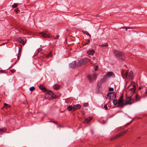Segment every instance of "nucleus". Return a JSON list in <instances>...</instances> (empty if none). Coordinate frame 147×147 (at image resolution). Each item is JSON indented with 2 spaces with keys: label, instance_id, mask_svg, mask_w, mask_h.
Returning <instances> with one entry per match:
<instances>
[{
  "label": "nucleus",
  "instance_id": "72a5a7b5",
  "mask_svg": "<svg viewBox=\"0 0 147 147\" xmlns=\"http://www.w3.org/2000/svg\"><path fill=\"white\" fill-rule=\"evenodd\" d=\"M97 76V74H94L93 76V78L94 79H96V77Z\"/></svg>",
  "mask_w": 147,
  "mask_h": 147
},
{
  "label": "nucleus",
  "instance_id": "4c0bfd02",
  "mask_svg": "<svg viewBox=\"0 0 147 147\" xmlns=\"http://www.w3.org/2000/svg\"><path fill=\"white\" fill-rule=\"evenodd\" d=\"M109 90L110 91H113L114 90V88H110Z\"/></svg>",
  "mask_w": 147,
  "mask_h": 147
},
{
  "label": "nucleus",
  "instance_id": "79ce46f5",
  "mask_svg": "<svg viewBox=\"0 0 147 147\" xmlns=\"http://www.w3.org/2000/svg\"><path fill=\"white\" fill-rule=\"evenodd\" d=\"M97 84V86H100L101 85V84H100V82H98Z\"/></svg>",
  "mask_w": 147,
  "mask_h": 147
},
{
  "label": "nucleus",
  "instance_id": "37998d69",
  "mask_svg": "<svg viewBox=\"0 0 147 147\" xmlns=\"http://www.w3.org/2000/svg\"><path fill=\"white\" fill-rule=\"evenodd\" d=\"M53 122L56 125L57 124V121H53Z\"/></svg>",
  "mask_w": 147,
  "mask_h": 147
},
{
  "label": "nucleus",
  "instance_id": "39448f33",
  "mask_svg": "<svg viewBox=\"0 0 147 147\" xmlns=\"http://www.w3.org/2000/svg\"><path fill=\"white\" fill-rule=\"evenodd\" d=\"M123 95L122 94L118 100V105L117 106V107L123 108L125 105V103H123Z\"/></svg>",
  "mask_w": 147,
  "mask_h": 147
},
{
  "label": "nucleus",
  "instance_id": "bb28decb",
  "mask_svg": "<svg viewBox=\"0 0 147 147\" xmlns=\"http://www.w3.org/2000/svg\"><path fill=\"white\" fill-rule=\"evenodd\" d=\"M9 106V105L8 104H6V103H4L3 106V107H2V108L1 109H2L3 108H4L5 107L7 108L8 107H7V106Z\"/></svg>",
  "mask_w": 147,
  "mask_h": 147
},
{
  "label": "nucleus",
  "instance_id": "6e6552de",
  "mask_svg": "<svg viewBox=\"0 0 147 147\" xmlns=\"http://www.w3.org/2000/svg\"><path fill=\"white\" fill-rule=\"evenodd\" d=\"M127 132L126 131H124L120 133H119L118 134L115 136L112 137L111 138V139H114L116 138H119L123 135L124 134H125Z\"/></svg>",
  "mask_w": 147,
  "mask_h": 147
},
{
  "label": "nucleus",
  "instance_id": "c85d7f7f",
  "mask_svg": "<svg viewBox=\"0 0 147 147\" xmlns=\"http://www.w3.org/2000/svg\"><path fill=\"white\" fill-rule=\"evenodd\" d=\"M98 64L97 63H95V67H94V69L95 71H96L97 69L98 68Z\"/></svg>",
  "mask_w": 147,
  "mask_h": 147
},
{
  "label": "nucleus",
  "instance_id": "a19ab883",
  "mask_svg": "<svg viewBox=\"0 0 147 147\" xmlns=\"http://www.w3.org/2000/svg\"><path fill=\"white\" fill-rule=\"evenodd\" d=\"M121 28H125L126 31H127V29H128L127 28L125 27H122Z\"/></svg>",
  "mask_w": 147,
  "mask_h": 147
},
{
  "label": "nucleus",
  "instance_id": "f704fd0d",
  "mask_svg": "<svg viewBox=\"0 0 147 147\" xmlns=\"http://www.w3.org/2000/svg\"><path fill=\"white\" fill-rule=\"evenodd\" d=\"M16 71V70L15 69H13L11 70V72L12 73H13L15 72Z\"/></svg>",
  "mask_w": 147,
  "mask_h": 147
},
{
  "label": "nucleus",
  "instance_id": "0eeeda50",
  "mask_svg": "<svg viewBox=\"0 0 147 147\" xmlns=\"http://www.w3.org/2000/svg\"><path fill=\"white\" fill-rule=\"evenodd\" d=\"M18 41L23 45H24L26 42V40L25 38L21 37L18 38Z\"/></svg>",
  "mask_w": 147,
  "mask_h": 147
},
{
  "label": "nucleus",
  "instance_id": "dca6fc26",
  "mask_svg": "<svg viewBox=\"0 0 147 147\" xmlns=\"http://www.w3.org/2000/svg\"><path fill=\"white\" fill-rule=\"evenodd\" d=\"M93 119L92 117H90L89 118H87L85 119V121L84 122V123H89L91 120Z\"/></svg>",
  "mask_w": 147,
  "mask_h": 147
},
{
  "label": "nucleus",
  "instance_id": "9d476101",
  "mask_svg": "<svg viewBox=\"0 0 147 147\" xmlns=\"http://www.w3.org/2000/svg\"><path fill=\"white\" fill-rule=\"evenodd\" d=\"M73 107V111H74L80 109L81 107V105L80 104L74 105Z\"/></svg>",
  "mask_w": 147,
  "mask_h": 147
},
{
  "label": "nucleus",
  "instance_id": "e433bc0d",
  "mask_svg": "<svg viewBox=\"0 0 147 147\" xmlns=\"http://www.w3.org/2000/svg\"><path fill=\"white\" fill-rule=\"evenodd\" d=\"M14 11L15 12H16V13H17L19 11V9L18 8H17L14 10Z\"/></svg>",
  "mask_w": 147,
  "mask_h": 147
},
{
  "label": "nucleus",
  "instance_id": "412c9836",
  "mask_svg": "<svg viewBox=\"0 0 147 147\" xmlns=\"http://www.w3.org/2000/svg\"><path fill=\"white\" fill-rule=\"evenodd\" d=\"M107 79V78L106 76H104L100 80V81L102 82L103 83Z\"/></svg>",
  "mask_w": 147,
  "mask_h": 147
},
{
  "label": "nucleus",
  "instance_id": "2f4dec72",
  "mask_svg": "<svg viewBox=\"0 0 147 147\" xmlns=\"http://www.w3.org/2000/svg\"><path fill=\"white\" fill-rule=\"evenodd\" d=\"M87 40L88 41L87 42L85 43V45H88L90 43V39H88Z\"/></svg>",
  "mask_w": 147,
  "mask_h": 147
},
{
  "label": "nucleus",
  "instance_id": "1a4fd4ad",
  "mask_svg": "<svg viewBox=\"0 0 147 147\" xmlns=\"http://www.w3.org/2000/svg\"><path fill=\"white\" fill-rule=\"evenodd\" d=\"M69 66L70 68H74L77 67V63L76 61H73L69 64Z\"/></svg>",
  "mask_w": 147,
  "mask_h": 147
},
{
  "label": "nucleus",
  "instance_id": "8fccbe9b",
  "mask_svg": "<svg viewBox=\"0 0 147 147\" xmlns=\"http://www.w3.org/2000/svg\"><path fill=\"white\" fill-rule=\"evenodd\" d=\"M140 138H141V137H140H140H139L138 138L140 139Z\"/></svg>",
  "mask_w": 147,
  "mask_h": 147
},
{
  "label": "nucleus",
  "instance_id": "a878e982",
  "mask_svg": "<svg viewBox=\"0 0 147 147\" xmlns=\"http://www.w3.org/2000/svg\"><path fill=\"white\" fill-rule=\"evenodd\" d=\"M52 55L51 53L50 52L49 54L46 55V57L48 58L49 57H52Z\"/></svg>",
  "mask_w": 147,
  "mask_h": 147
},
{
  "label": "nucleus",
  "instance_id": "4468645a",
  "mask_svg": "<svg viewBox=\"0 0 147 147\" xmlns=\"http://www.w3.org/2000/svg\"><path fill=\"white\" fill-rule=\"evenodd\" d=\"M141 97L138 95V94H136L135 96V99L134 100V103L137 102L138 101H139L140 100Z\"/></svg>",
  "mask_w": 147,
  "mask_h": 147
},
{
  "label": "nucleus",
  "instance_id": "de8ad7c7",
  "mask_svg": "<svg viewBox=\"0 0 147 147\" xmlns=\"http://www.w3.org/2000/svg\"><path fill=\"white\" fill-rule=\"evenodd\" d=\"M99 16V15L98 14H97V15L96 16V17H98Z\"/></svg>",
  "mask_w": 147,
  "mask_h": 147
},
{
  "label": "nucleus",
  "instance_id": "58836bf2",
  "mask_svg": "<svg viewBox=\"0 0 147 147\" xmlns=\"http://www.w3.org/2000/svg\"><path fill=\"white\" fill-rule=\"evenodd\" d=\"M5 73V71L3 70H0V73Z\"/></svg>",
  "mask_w": 147,
  "mask_h": 147
},
{
  "label": "nucleus",
  "instance_id": "c9c22d12",
  "mask_svg": "<svg viewBox=\"0 0 147 147\" xmlns=\"http://www.w3.org/2000/svg\"><path fill=\"white\" fill-rule=\"evenodd\" d=\"M88 104L87 103H85L83 105V106L84 107H87L88 106Z\"/></svg>",
  "mask_w": 147,
  "mask_h": 147
},
{
  "label": "nucleus",
  "instance_id": "ddd939ff",
  "mask_svg": "<svg viewBox=\"0 0 147 147\" xmlns=\"http://www.w3.org/2000/svg\"><path fill=\"white\" fill-rule=\"evenodd\" d=\"M95 51L93 49L92 50H89L87 52V53L88 55H93Z\"/></svg>",
  "mask_w": 147,
  "mask_h": 147
},
{
  "label": "nucleus",
  "instance_id": "b1692460",
  "mask_svg": "<svg viewBox=\"0 0 147 147\" xmlns=\"http://www.w3.org/2000/svg\"><path fill=\"white\" fill-rule=\"evenodd\" d=\"M108 45V44L107 43H105V44H102L100 45V46L103 47H107Z\"/></svg>",
  "mask_w": 147,
  "mask_h": 147
},
{
  "label": "nucleus",
  "instance_id": "49530a36",
  "mask_svg": "<svg viewBox=\"0 0 147 147\" xmlns=\"http://www.w3.org/2000/svg\"><path fill=\"white\" fill-rule=\"evenodd\" d=\"M128 29H133V28H132V27H128Z\"/></svg>",
  "mask_w": 147,
  "mask_h": 147
},
{
  "label": "nucleus",
  "instance_id": "c756f323",
  "mask_svg": "<svg viewBox=\"0 0 147 147\" xmlns=\"http://www.w3.org/2000/svg\"><path fill=\"white\" fill-rule=\"evenodd\" d=\"M83 32L86 34L89 35L90 37L91 36V35L88 33V32L86 31H85L84 32Z\"/></svg>",
  "mask_w": 147,
  "mask_h": 147
},
{
  "label": "nucleus",
  "instance_id": "9b49d317",
  "mask_svg": "<svg viewBox=\"0 0 147 147\" xmlns=\"http://www.w3.org/2000/svg\"><path fill=\"white\" fill-rule=\"evenodd\" d=\"M40 34L44 38H49V34H47V33L45 32H40Z\"/></svg>",
  "mask_w": 147,
  "mask_h": 147
},
{
  "label": "nucleus",
  "instance_id": "3c124183",
  "mask_svg": "<svg viewBox=\"0 0 147 147\" xmlns=\"http://www.w3.org/2000/svg\"><path fill=\"white\" fill-rule=\"evenodd\" d=\"M12 66V65H11V66L9 67V68H10Z\"/></svg>",
  "mask_w": 147,
  "mask_h": 147
},
{
  "label": "nucleus",
  "instance_id": "473e14b6",
  "mask_svg": "<svg viewBox=\"0 0 147 147\" xmlns=\"http://www.w3.org/2000/svg\"><path fill=\"white\" fill-rule=\"evenodd\" d=\"M104 108L106 110H107L108 109V107L106 104H105V105Z\"/></svg>",
  "mask_w": 147,
  "mask_h": 147
},
{
  "label": "nucleus",
  "instance_id": "aec40b11",
  "mask_svg": "<svg viewBox=\"0 0 147 147\" xmlns=\"http://www.w3.org/2000/svg\"><path fill=\"white\" fill-rule=\"evenodd\" d=\"M60 86L58 84H55L53 86V88L56 90L59 89L60 88Z\"/></svg>",
  "mask_w": 147,
  "mask_h": 147
},
{
  "label": "nucleus",
  "instance_id": "cd10ccee",
  "mask_svg": "<svg viewBox=\"0 0 147 147\" xmlns=\"http://www.w3.org/2000/svg\"><path fill=\"white\" fill-rule=\"evenodd\" d=\"M35 89V88L34 86H32L30 88V90L31 91H33Z\"/></svg>",
  "mask_w": 147,
  "mask_h": 147
},
{
  "label": "nucleus",
  "instance_id": "393cba45",
  "mask_svg": "<svg viewBox=\"0 0 147 147\" xmlns=\"http://www.w3.org/2000/svg\"><path fill=\"white\" fill-rule=\"evenodd\" d=\"M18 5L16 3H14L13 5H12L11 7L12 8H16L18 6Z\"/></svg>",
  "mask_w": 147,
  "mask_h": 147
},
{
  "label": "nucleus",
  "instance_id": "f03ea898",
  "mask_svg": "<svg viewBox=\"0 0 147 147\" xmlns=\"http://www.w3.org/2000/svg\"><path fill=\"white\" fill-rule=\"evenodd\" d=\"M113 53L114 56L118 59L124 60L126 58L124 54L120 51L114 50Z\"/></svg>",
  "mask_w": 147,
  "mask_h": 147
},
{
  "label": "nucleus",
  "instance_id": "4be33fe9",
  "mask_svg": "<svg viewBox=\"0 0 147 147\" xmlns=\"http://www.w3.org/2000/svg\"><path fill=\"white\" fill-rule=\"evenodd\" d=\"M73 107L71 105L69 106L67 108V109L69 111H71L72 109L73 110Z\"/></svg>",
  "mask_w": 147,
  "mask_h": 147
},
{
  "label": "nucleus",
  "instance_id": "f257e3e1",
  "mask_svg": "<svg viewBox=\"0 0 147 147\" xmlns=\"http://www.w3.org/2000/svg\"><path fill=\"white\" fill-rule=\"evenodd\" d=\"M39 87L44 92L51 95L52 98L55 99L56 98V95H55L52 91L47 90L46 88L42 84H40Z\"/></svg>",
  "mask_w": 147,
  "mask_h": 147
},
{
  "label": "nucleus",
  "instance_id": "a18cd8bd",
  "mask_svg": "<svg viewBox=\"0 0 147 147\" xmlns=\"http://www.w3.org/2000/svg\"><path fill=\"white\" fill-rule=\"evenodd\" d=\"M147 94V89H146V91L145 92V94Z\"/></svg>",
  "mask_w": 147,
  "mask_h": 147
},
{
  "label": "nucleus",
  "instance_id": "2eb2a0df",
  "mask_svg": "<svg viewBox=\"0 0 147 147\" xmlns=\"http://www.w3.org/2000/svg\"><path fill=\"white\" fill-rule=\"evenodd\" d=\"M136 89V88L135 86H134L132 88L129 89V91L131 92V95L133 94L135 92Z\"/></svg>",
  "mask_w": 147,
  "mask_h": 147
},
{
  "label": "nucleus",
  "instance_id": "5701e85b",
  "mask_svg": "<svg viewBox=\"0 0 147 147\" xmlns=\"http://www.w3.org/2000/svg\"><path fill=\"white\" fill-rule=\"evenodd\" d=\"M113 102L114 105H116L117 103L118 104V101L117 99L114 100Z\"/></svg>",
  "mask_w": 147,
  "mask_h": 147
},
{
  "label": "nucleus",
  "instance_id": "6ab92c4d",
  "mask_svg": "<svg viewBox=\"0 0 147 147\" xmlns=\"http://www.w3.org/2000/svg\"><path fill=\"white\" fill-rule=\"evenodd\" d=\"M133 74V72L132 71H130L129 73H128V72H126L125 75L126 77L130 76L131 77Z\"/></svg>",
  "mask_w": 147,
  "mask_h": 147
},
{
  "label": "nucleus",
  "instance_id": "f8f14e48",
  "mask_svg": "<svg viewBox=\"0 0 147 147\" xmlns=\"http://www.w3.org/2000/svg\"><path fill=\"white\" fill-rule=\"evenodd\" d=\"M105 76H107L109 77L112 76L113 77H115V75L114 73L112 72H108Z\"/></svg>",
  "mask_w": 147,
  "mask_h": 147
},
{
  "label": "nucleus",
  "instance_id": "7c9ffc66",
  "mask_svg": "<svg viewBox=\"0 0 147 147\" xmlns=\"http://www.w3.org/2000/svg\"><path fill=\"white\" fill-rule=\"evenodd\" d=\"M87 78L91 82L92 80L91 76L90 75H88L87 76Z\"/></svg>",
  "mask_w": 147,
  "mask_h": 147
},
{
  "label": "nucleus",
  "instance_id": "423d86ee",
  "mask_svg": "<svg viewBox=\"0 0 147 147\" xmlns=\"http://www.w3.org/2000/svg\"><path fill=\"white\" fill-rule=\"evenodd\" d=\"M116 94L114 92H111L110 93H108L107 94V97H109V99L110 100H113L115 99L116 97Z\"/></svg>",
  "mask_w": 147,
  "mask_h": 147
},
{
  "label": "nucleus",
  "instance_id": "7ed1b4c3",
  "mask_svg": "<svg viewBox=\"0 0 147 147\" xmlns=\"http://www.w3.org/2000/svg\"><path fill=\"white\" fill-rule=\"evenodd\" d=\"M132 95L127 96L125 95L126 102L125 103V105H130L134 103V100L131 98Z\"/></svg>",
  "mask_w": 147,
  "mask_h": 147
},
{
  "label": "nucleus",
  "instance_id": "ea45409f",
  "mask_svg": "<svg viewBox=\"0 0 147 147\" xmlns=\"http://www.w3.org/2000/svg\"><path fill=\"white\" fill-rule=\"evenodd\" d=\"M59 37V35H57L55 37V39H57Z\"/></svg>",
  "mask_w": 147,
  "mask_h": 147
},
{
  "label": "nucleus",
  "instance_id": "a211bd4d",
  "mask_svg": "<svg viewBox=\"0 0 147 147\" xmlns=\"http://www.w3.org/2000/svg\"><path fill=\"white\" fill-rule=\"evenodd\" d=\"M22 48V46L21 45H20L19 47V51L18 53V60L19 59V57H20L21 55V53H20V51H21Z\"/></svg>",
  "mask_w": 147,
  "mask_h": 147
},
{
  "label": "nucleus",
  "instance_id": "20e7f679",
  "mask_svg": "<svg viewBox=\"0 0 147 147\" xmlns=\"http://www.w3.org/2000/svg\"><path fill=\"white\" fill-rule=\"evenodd\" d=\"M89 61V59L87 58L81 59L79 60L77 63V67H78L86 63Z\"/></svg>",
  "mask_w": 147,
  "mask_h": 147
},
{
  "label": "nucleus",
  "instance_id": "f3484780",
  "mask_svg": "<svg viewBox=\"0 0 147 147\" xmlns=\"http://www.w3.org/2000/svg\"><path fill=\"white\" fill-rule=\"evenodd\" d=\"M7 129L5 127H3L0 129V135L3 134V133L5 132L6 131Z\"/></svg>",
  "mask_w": 147,
  "mask_h": 147
},
{
  "label": "nucleus",
  "instance_id": "c03bdc74",
  "mask_svg": "<svg viewBox=\"0 0 147 147\" xmlns=\"http://www.w3.org/2000/svg\"><path fill=\"white\" fill-rule=\"evenodd\" d=\"M142 87L141 86H140L139 88V90H141V89L142 88Z\"/></svg>",
  "mask_w": 147,
  "mask_h": 147
},
{
  "label": "nucleus",
  "instance_id": "09e8293b",
  "mask_svg": "<svg viewBox=\"0 0 147 147\" xmlns=\"http://www.w3.org/2000/svg\"><path fill=\"white\" fill-rule=\"evenodd\" d=\"M145 94V96L147 97V93L146 94Z\"/></svg>",
  "mask_w": 147,
  "mask_h": 147
}]
</instances>
